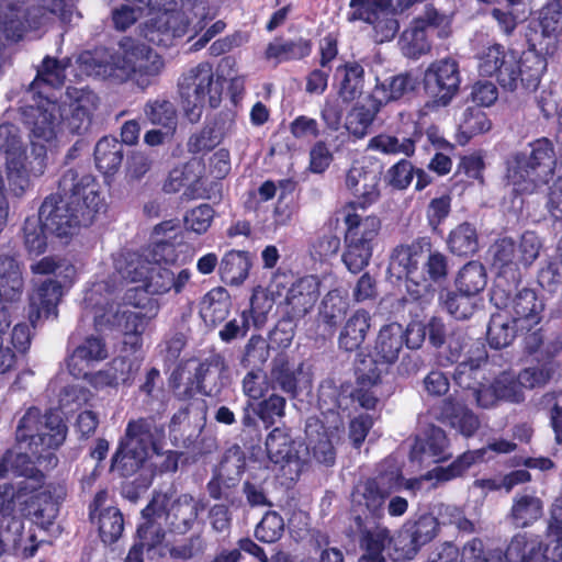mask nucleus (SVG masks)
<instances>
[{
  "mask_svg": "<svg viewBox=\"0 0 562 562\" xmlns=\"http://www.w3.org/2000/svg\"><path fill=\"white\" fill-rule=\"evenodd\" d=\"M105 207L100 184L89 172L69 168L58 180L56 194L46 196L40 206L38 217L50 235L69 237L80 226H89Z\"/></svg>",
  "mask_w": 562,
  "mask_h": 562,
  "instance_id": "f257e3e1",
  "label": "nucleus"
},
{
  "mask_svg": "<svg viewBox=\"0 0 562 562\" xmlns=\"http://www.w3.org/2000/svg\"><path fill=\"white\" fill-rule=\"evenodd\" d=\"M121 52L104 48L91 57L93 71L104 77L131 79L142 89L153 83L165 67L161 56L149 45L125 36L119 43Z\"/></svg>",
  "mask_w": 562,
  "mask_h": 562,
  "instance_id": "f03ea898",
  "label": "nucleus"
},
{
  "mask_svg": "<svg viewBox=\"0 0 562 562\" xmlns=\"http://www.w3.org/2000/svg\"><path fill=\"white\" fill-rule=\"evenodd\" d=\"M319 415L310 416L305 422V436L313 458L326 467L336 461L334 443L345 432V422L340 409H346L337 387L321 389L318 393Z\"/></svg>",
  "mask_w": 562,
  "mask_h": 562,
  "instance_id": "7ed1b4c3",
  "label": "nucleus"
},
{
  "mask_svg": "<svg viewBox=\"0 0 562 562\" xmlns=\"http://www.w3.org/2000/svg\"><path fill=\"white\" fill-rule=\"evenodd\" d=\"M557 167L555 147L548 137L537 138L526 150L512 156L507 179L518 194H533L553 179Z\"/></svg>",
  "mask_w": 562,
  "mask_h": 562,
  "instance_id": "20e7f679",
  "label": "nucleus"
},
{
  "mask_svg": "<svg viewBox=\"0 0 562 562\" xmlns=\"http://www.w3.org/2000/svg\"><path fill=\"white\" fill-rule=\"evenodd\" d=\"M401 469L392 462L380 463L373 476L360 481L351 493V509L357 527L370 521L378 522L384 517L385 502L401 488Z\"/></svg>",
  "mask_w": 562,
  "mask_h": 562,
  "instance_id": "39448f33",
  "label": "nucleus"
},
{
  "mask_svg": "<svg viewBox=\"0 0 562 562\" xmlns=\"http://www.w3.org/2000/svg\"><path fill=\"white\" fill-rule=\"evenodd\" d=\"M223 83L224 78L215 77L213 66L207 61L181 74L177 82L178 95L184 115L191 123L200 121L205 104L211 109L221 105Z\"/></svg>",
  "mask_w": 562,
  "mask_h": 562,
  "instance_id": "423d86ee",
  "label": "nucleus"
},
{
  "mask_svg": "<svg viewBox=\"0 0 562 562\" xmlns=\"http://www.w3.org/2000/svg\"><path fill=\"white\" fill-rule=\"evenodd\" d=\"M19 252L11 243L0 245V374L10 372L16 363L14 351L2 347L3 336L11 325V316L4 303H15L22 297L24 280L18 260Z\"/></svg>",
  "mask_w": 562,
  "mask_h": 562,
  "instance_id": "0eeeda50",
  "label": "nucleus"
},
{
  "mask_svg": "<svg viewBox=\"0 0 562 562\" xmlns=\"http://www.w3.org/2000/svg\"><path fill=\"white\" fill-rule=\"evenodd\" d=\"M344 223L346 231L341 260L349 272L357 274L371 261L381 220L375 215L361 216L357 212H348Z\"/></svg>",
  "mask_w": 562,
  "mask_h": 562,
  "instance_id": "6e6552de",
  "label": "nucleus"
},
{
  "mask_svg": "<svg viewBox=\"0 0 562 562\" xmlns=\"http://www.w3.org/2000/svg\"><path fill=\"white\" fill-rule=\"evenodd\" d=\"M491 265L496 270L490 302L495 307H504L509 303L510 293L522 281L521 270L517 260V243L512 237L496 239L488 249Z\"/></svg>",
  "mask_w": 562,
  "mask_h": 562,
  "instance_id": "1a4fd4ad",
  "label": "nucleus"
},
{
  "mask_svg": "<svg viewBox=\"0 0 562 562\" xmlns=\"http://www.w3.org/2000/svg\"><path fill=\"white\" fill-rule=\"evenodd\" d=\"M547 67V58L535 48L521 54L514 50L493 78L503 90L514 92L522 89L532 92L538 89Z\"/></svg>",
  "mask_w": 562,
  "mask_h": 562,
  "instance_id": "9d476101",
  "label": "nucleus"
},
{
  "mask_svg": "<svg viewBox=\"0 0 562 562\" xmlns=\"http://www.w3.org/2000/svg\"><path fill=\"white\" fill-rule=\"evenodd\" d=\"M66 438V426L58 422L52 426L50 417L43 422L37 409L30 408L20 419L15 431V439L20 446L34 456H42L47 449H57Z\"/></svg>",
  "mask_w": 562,
  "mask_h": 562,
  "instance_id": "9b49d317",
  "label": "nucleus"
},
{
  "mask_svg": "<svg viewBox=\"0 0 562 562\" xmlns=\"http://www.w3.org/2000/svg\"><path fill=\"white\" fill-rule=\"evenodd\" d=\"M450 20L443 13L435 8L434 4H427L424 13L414 18L409 26L402 33L404 48L409 57L418 58L431 49L429 32L437 31L440 38H446L450 34Z\"/></svg>",
  "mask_w": 562,
  "mask_h": 562,
  "instance_id": "f8f14e48",
  "label": "nucleus"
},
{
  "mask_svg": "<svg viewBox=\"0 0 562 562\" xmlns=\"http://www.w3.org/2000/svg\"><path fill=\"white\" fill-rule=\"evenodd\" d=\"M460 83L459 64L452 58L436 60L424 72L425 93L439 106H446L452 101L459 92Z\"/></svg>",
  "mask_w": 562,
  "mask_h": 562,
  "instance_id": "ddd939ff",
  "label": "nucleus"
},
{
  "mask_svg": "<svg viewBox=\"0 0 562 562\" xmlns=\"http://www.w3.org/2000/svg\"><path fill=\"white\" fill-rule=\"evenodd\" d=\"M440 525L432 514L420 515L415 520H407L394 539V550L398 559L412 560L419 550L431 542L439 533Z\"/></svg>",
  "mask_w": 562,
  "mask_h": 562,
  "instance_id": "4468645a",
  "label": "nucleus"
},
{
  "mask_svg": "<svg viewBox=\"0 0 562 562\" xmlns=\"http://www.w3.org/2000/svg\"><path fill=\"white\" fill-rule=\"evenodd\" d=\"M431 247V239L427 236L396 245L390 255L387 273L396 280H402L404 277L422 276L419 266Z\"/></svg>",
  "mask_w": 562,
  "mask_h": 562,
  "instance_id": "2eb2a0df",
  "label": "nucleus"
},
{
  "mask_svg": "<svg viewBox=\"0 0 562 562\" xmlns=\"http://www.w3.org/2000/svg\"><path fill=\"white\" fill-rule=\"evenodd\" d=\"M156 498L157 505L161 509L159 515L164 519L167 531L183 536L193 528L201 509L193 496L181 494L172 502H169L166 494Z\"/></svg>",
  "mask_w": 562,
  "mask_h": 562,
  "instance_id": "dca6fc26",
  "label": "nucleus"
},
{
  "mask_svg": "<svg viewBox=\"0 0 562 562\" xmlns=\"http://www.w3.org/2000/svg\"><path fill=\"white\" fill-rule=\"evenodd\" d=\"M380 173L363 166H351L345 177L346 189L355 198L346 207L356 212L357 209H368L381 196Z\"/></svg>",
  "mask_w": 562,
  "mask_h": 562,
  "instance_id": "f3484780",
  "label": "nucleus"
},
{
  "mask_svg": "<svg viewBox=\"0 0 562 562\" xmlns=\"http://www.w3.org/2000/svg\"><path fill=\"white\" fill-rule=\"evenodd\" d=\"M124 438L143 448L149 454L164 456L166 446V423L159 414L128 420Z\"/></svg>",
  "mask_w": 562,
  "mask_h": 562,
  "instance_id": "a211bd4d",
  "label": "nucleus"
},
{
  "mask_svg": "<svg viewBox=\"0 0 562 562\" xmlns=\"http://www.w3.org/2000/svg\"><path fill=\"white\" fill-rule=\"evenodd\" d=\"M319 295V280L315 276H304L291 284L280 306L285 315L302 319L314 308Z\"/></svg>",
  "mask_w": 562,
  "mask_h": 562,
  "instance_id": "6ab92c4d",
  "label": "nucleus"
},
{
  "mask_svg": "<svg viewBox=\"0 0 562 562\" xmlns=\"http://www.w3.org/2000/svg\"><path fill=\"white\" fill-rule=\"evenodd\" d=\"M509 303L504 307H496L499 311L510 308L512 322L515 323L517 328L521 330L527 328L530 330L542 321V313L544 311V303L538 297L535 290L524 288L518 290V286L510 293Z\"/></svg>",
  "mask_w": 562,
  "mask_h": 562,
  "instance_id": "aec40b11",
  "label": "nucleus"
},
{
  "mask_svg": "<svg viewBox=\"0 0 562 562\" xmlns=\"http://www.w3.org/2000/svg\"><path fill=\"white\" fill-rule=\"evenodd\" d=\"M106 342L103 337L90 335L78 345L67 357L66 363L70 375L75 379L87 375L93 362H100L108 358Z\"/></svg>",
  "mask_w": 562,
  "mask_h": 562,
  "instance_id": "412c9836",
  "label": "nucleus"
},
{
  "mask_svg": "<svg viewBox=\"0 0 562 562\" xmlns=\"http://www.w3.org/2000/svg\"><path fill=\"white\" fill-rule=\"evenodd\" d=\"M63 295V286L59 281L47 279L43 281L29 297L27 318L33 327L42 316L48 318L57 316V306Z\"/></svg>",
  "mask_w": 562,
  "mask_h": 562,
  "instance_id": "4be33fe9",
  "label": "nucleus"
},
{
  "mask_svg": "<svg viewBox=\"0 0 562 562\" xmlns=\"http://www.w3.org/2000/svg\"><path fill=\"white\" fill-rule=\"evenodd\" d=\"M485 391L479 392V406L490 408L498 401L519 403L524 400L518 376L509 371H502L493 380L487 378Z\"/></svg>",
  "mask_w": 562,
  "mask_h": 562,
  "instance_id": "5701e85b",
  "label": "nucleus"
},
{
  "mask_svg": "<svg viewBox=\"0 0 562 562\" xmlns=\"http://www.w3.org/2000/svg\"><path fill=\"white\" fill-rule=\"evenodd\" d=\"M404 327L400 323H390L383 325L379 330L375 339L373 353L374 359L371 360V367L378 364H394L403 349Z\"/></svg>",
  "mask_w": 562,
  "mask_h": 562,
  "instance_id": "b1692460",
  "label": "nucleus"
},
{
  "mask_svg": "<svg viewBox=\"0 0 562 562\" xmlns=\"http://www.w3.org/2000/svg\"><path fill=\"white\" fill-rule=\"evenodd\" d=\"M382 108L383 104L372 92L357 101L346 116L345 127L348 133L358 139L363 138L369 134Z\"/></svg>",
  "mask_w": 562,
  "mask_h": 562,
  "instance_id": "393cba45",
  "label": "nucleus"
},
{
  "mask_svg": "<svg viewBox=\"0 0 562 562\" xmlns=\"http://www.w3.org/2000/svg\"><path fill=\"white\" fill-rule=\"evenodd\" d=\"M449 446L450 441L446 431L438 426L430 425L425 430V437L416 439L411 456L419 461H423L424 456H427L432 458L434 462H443L452 456Z\"/></svg>",
  "mask_w": 562,
  "mask_h": 562,
  "instance_id": "a878e982",
  "label": "nucleus"
},
{
  "mask_svg": "<svg viewBox=\"0 0 562 562\" xmlns=\"http://www.w3.org/2000/svg\"><path fill=\"white\" fill-rule=\"evenodd\" d=\"M159 512L161 509L157 505V498H153L142 510L144 521L137 526L135 541L146 547L148 554L160 547L166 538V530L159 521L162 519Z\"/></svg>",
  "mask_w": 562,
  "mask_h": 562,
  "instance_id": "bb28decb",
  "label": "nucleus"
},
{
  "mask_svg": "<svg viewBox=\"0 0 562 562\" xmlns=\"http://www.w3.org/2000/svg\"><path fill=\"white\" fill-rule=\"evenodd\" d=\"M97 94L89 89H81L71 103L70 114L65 119L64 125L71 134L82 135L92 123L93 112L97 109Z\"/></svg>",
  "mask_w": 562,
  "mask_h": 562,
  "instance_id": "cd10ccee",
  "label": "nucleus"
},
{
  "mask_svg": "<svg viewBox=\"0 0 562 562\" xmlns=\"http://www.w3.org/2000/svg\"><path fill=\"white\" fill-rule=\"evenodd\" d=\"M440 415L443 422H447L465 438L474 436L481 426L479 416L467 405L452 397L443 400Z\"/></svg>",
  "mask_w": 562,
  "mask_h": 562,
  "instance_id": "c85d7f7f",
  "label": "nucleus"
},
{
  "mask_svg": "<svg viewBox=\"0 0 562 562\" xmlns=\"http://www.w3.org/2000/svg\"><path fill=\"white\" fill-rule=\"evenodd\" d=\"M148 458L149 454L143 448L126 441L122 436L111 459V470L122 477H131L144 468Z\"/></svg>",
  "mask_w": 562,
  "mask_h": 562,
  "instance_id": "c756f323",
  "label": "nucleus"
},
{
  "mask_svg": "<svg viewBox=\"0 0 562 562\" xmlns=\"http://www.w3.org/2000/svg\"><path fill=\"white\" fill-rule=\"evenodd\" d=\"M366 71L363 66L356 61H345L335 69L334 81L337 92L344 101L357 99L364 87Z\"/></svg>",
  "mask_w": 562,
  "mask_h": 562,
  "instance_id": "7c9ffc66",
  "label": "nucleus"
},
{
  "mask_svg": "<svg viewBox=\"0 0 562 562\" xmlns=\"http://www.w3.org/2000/svg\"><path fill=\"white\" fill-rule=\"evenodd\" d=\"M191 278L189 269H182L175 274L172 270L161 265H153V269L144 284L147 286V291L151 292V295H161L170 292L171 290L179 294L183 291L184 286Z\"/></svg>",
  "mask_w": 562,
  "mask_h": 562,
  "instance_id": "2f4dec72",
  "label": "nucleus"
},
{
  "mask_svg": "<svg viewBox=\"0 0 562 562\" xmlns=\"http://www.w3.org/2000/svg\"><path fill=\"white\" fill-rule=\"evenodd\" d=\"M93 157L95 167L103 177L112 178L122 167L124 146L114 136H103L94 146Z\"/></svg>",
  "mask_w": 562,
  "mask_h": 562,
  "instance_id": "473e14b6",
  "label": "nucleus"
},
{
  "mask_svg": "<svg viewBox=\"0 0 562 562\" xmlns=\"http://www.w3.org/2000/svg\"><path fill=\"white\" fill-rule=\"evenodd\" d=\"M371 327V315L359 308L347 318L338 336V347L347 352L358 350L364 342Z\"/></svg>",
  "mask_w": 562,
  "mask_h": 562,
  "instance_id": "72a5a7b5",
  "label": "nucleus"
},
{
  "mask_svg": "<svg viewBox=\"0 0 562 562\" xmlns=\"http://www.w3.org/2000/svg\"><path fill=\"white\" fill-rule=\"evenodd\" d=\"M313 50V42L310 38L297 37L295 40H284L277 37L274 42L267 45L265 56L267 59H273L277 64L303 60L307 58Z\"/></svg>",
  "mask_w": 562,
  "mask_h": 562,
  "instance_id": "f704fd0d",
  "label": "nucleus"
},
{
  "mask_svg": "<svg viewBox=\"0 0 562 562\" xmlns=\"http://www.w3.org/2000/svg\"><path fill=\"white\" fill-rule=\"evenodd\" d=\"M251 266L249 251L228 250L220 261L218 273L221 280L227 285H240L248 278Z\"/></svg>",
  "mask_w": 562,
  "mask_h": 562,
  "instance_id": "c9c22d12",
  "label": "nucleus"
},
{
  "mask_svg": "<svg viewBox=\"0 0 562 562\" xmlns=\"http://www.w3.org/2000/svg\"><path fill=\"white\" fill-rule=\"evenodd\" d=\"M503 561L508 562H543L542 540L539 536L527 532L515 535L505 553Z\"/></svg>",
  "mask_w": 562,
  "mask_h": 562,
  "instance_id": "e433bc0d",
  "label": "nucleus"
},
{
  "mask_svg": "<svg viewBox=\"0 0 562 562\" xmlns=\"http://www.w3.org/2000/svg\"><path fill=\"white\" fill-rule=\"evenodd\" d=\"M268 458L276 464L290 463L299 458L296 442L286 427H274L266 438Z\"/></svg>",
  "mask_w": 562,
  "mask_h": 562,
  "instance_id": "4c0bfd02",
  "label": "nucleus"
},
{
  "mask_svg": "<svg viewBox=\"0 0 562 562\" xmlns=\"http://www.w3.org/2000/svg\"><path fill=\"white\" fill-rule=\"evenodd\" d=\"M42 116V121L36 120L33 123V126H31V133L33 137L32 154L35 155V161L37 165V167L31 168V171L34 175H42L46 167V146L40 142L48 143L53 140L56 136L54 116L52 114L47 116L45 113H43Z\"/></svg>",
  "mask_w": 562,
  "mask_h": 562,
  "instance_id": "58836bf2",
  "label": "nucleus"
},
{
  "mask_svg": "<svg viewBox=\"0 0 562 562\" xmlns=\"http://www.w3.org/2000/svg\"><path fill=\"white\" fill-rule=\"evenodd\" d=\"M26 509L36 525L48 529L58 516L59 502L49 490H43L31 496Z\"/></svg>",
  "mask_w": 562,
  "mask_h": 562,
  "instance_id": "ea45409f",
  "label": "nucleus"
},
{
  "mask_svg": "<svg viewBox=\"0 0 562 562\" xmlns=\"http://www.w3.org/2000/svg\"><path fill=\"white\" fill-rule=\"evenodd\" d=\"M382 382V371L378 368H369L367 372L359 370L356 380V386L351 390L349 396L352 402L359 404L364 409H374L379 398L374 387Z\"/></svg>",
  "mask_w": 562,
  "mask_h": 562,
  "instance_id": "a19ab883",
  "label": "nucleus"
},
{
  "mask_svg": "<svg viewBox=\"0 0 562 562\" xmlns=\"http://www.w3.org/2000/svg\"><path fill=\"white\" fill-rule=\"evenodd\" d=\"M231 307L232 300L228 291L223 286H216L202 297L200 313L206 323L215 326L227 318Z\"/></svg>",
  "mask_w": 562,
  "mask_h": 562,
  "instance_id": "79ce46f5",
  "label": "nucleus"
},
{
  "mask_svg": "<svg viewBox=\"0 0 562 562\" xmlns=\"http://www.w3.org/2000/svg\"><path fill=\"white\" fill-rule=\"evenodd\" d=\"M423 137V132L414 126V131L408 137L400 139L397 136L379 134L369 140V148L387 155L404 154L412 157L416 150V144Z\"/></svg>",
  "mask_w": 562,
  "mask_h": 562,
  "instance_id": "37998d69",
  "label": "nucleus"
},
{
  "mask_svg": "<svg viewBox=\"0 0 562 562\" xmlns=\"http://www.w3.org/2000/svg\"><path fill=\"white\" fill-rule=\"evenodd\" d=\"M151 269L153 262L138 251H126L115 259V270L127 282L144 283Z\"/></svg>",
  "mask_w": 562,
  "mask_h": 562,
  "instance_id": "c03bdc74",
  "label": "nucleus"
},
{
  "mask_svg": "<svg viewBox=\"0 0 562 562\" xmlns=\"http://www.w3.org/2000/svg\"><path fill=\"white\" fill-rule=\"evenodd\" d=\"M454 383L462 390L471 392V396L479 405V392L485 391L486 369L472 362H460L452 374Z\"/></svg>",
  "mask_w": 562,
  "mask_h": 562,
  "instance_id": "a18cd8bd",
  "label": "nucleus"
},
{
  "mask_svg": "<svg viewBox=\"0 0 562 562\" xmlns=\"http://www.w3.org/2000/svg\"><path fill=\"white\" fill-rule=\"evenodd\" d=\"M448 250L459 257L473 256L479 250V235L475 226L463 222L450 231L447 237Z\"/></svg>",
  "mask_w": 562,
  "mask_h": 562,
  "instance_id": "49530a36",
  "label": "nucleus"
},
{
  "mask_svg": "<svg viewBox=\"0 0 562 562\" xmlns=\"http://www.w3.org/2000/svg\"><path fill=\"white\" fill-rule=\"evenodd\" d=\"M487 273L484 265L477 260L467 262L454 280L456 289L475 297L485 289Z\"/></svg>",
  "mask_w": 562,
  "mask_h": 562,
  "instance_id": "de8ad7c7",
  "label": "nucleus"
},
{
  "mask_svg": "<svg viewBox=\"0 0 562 562\" xmlns=\"http://www.w3.org/2000/svg\"><path fill=\"white\" fill-rule=\"evenodd\" d=\"M239 484L238 477L224 476L214 472L206 484V490L212 499L224 501L227 505L238 508L243 504Z\"/></svg>",
  "mask_w": 562,
  "mask_h": 562,
  "instance_id": "09e8293b",
  "label": "nucleus"
},
{
  "mask_svg": "<svg viewBox=\"0 0 562 562\" xmlns=\"http://www.w3.org/2000/svg\"><path fill=\"white\" fill-rule=\"evenodd\" d=\"M491 127L490 119L480 106H469L462 114L457 140L460 145H465L474 136L488 132Z\"/></svg>",
  "mask_w": 562,
  "mask_h": 562,
  "instance_id": "8fccbe9b",
  "label": "nucleus"
},
{
  "mask_svg": "<svg viewBox=\"0 0 562 562\" xmlns=\"http://www.w3.org/2000/svg\"><path fill=\"white\" fill-rule=\"evenodd\" d=\"M416 83L411 74H400L383 82L378 81L372 93L376 94L378 100L384 106L389 102L400 100L406 93L414 91Z\"/></svg>",
  "mask_w": 562,
  "mask_h": 562,
  "instance_id": "3c124183",
  "label": "nucleus"
},
{
  "mask_svg": "<svg viewBox=\"0 0 562 562\" xmlns=\"http://www.w3.org/2000/svg\"><path fill=\"white\" fill-rule=\"evenodd\" d=\"M543 512L542 502L533 495H521L514 499L510 520L516 528H526L536 522Z\"/></svg>",
  "mask_w": 562,
  "mask_h": 562,
  "instance_id": "603ef678",
  "label": "nucleus"
},
{
  "mask_svg": "<svg viewBox=\"0 0 562 562\" xmlns=\"http://www.w3.org/2000/svg\"><path fill=\"white\" fill-rule=\"evenodd\" d=\"M272 383L290 397L297 396V371L293 368L289 356L284 352L278 353L272 360L271 368Z\"/></svg>",
  "mask_w": 562,
  "mask_h": 562,
  "instance_id": "864d4df0",
  "label": "nucleus"
},
{
  "mask_svg": "<svg viewBox=\"0 0 562 562\" xmlns=\"http://www.w3.org/2000/svg\"><path fill=\"white\" fill-rule=\"evenodd\" d=\"M521 330L512 322V317L502 314H492L487 325V341L491 348L502 349L512 344L517 334Z\"/></svg>",
  "mask_w": 562,
  "mask_h": 562,
  "instance_id": "5fc2aeb1",
  "label": "nucleus"
},
{
  "mask_svg": "<svg viewBox=\"0 0 562 562\" xmlns=\"http://www.w3.org/2000/svg\"><path fill=\"white\" fill-rule=\"evenodd\" d=\"M349 308V302L344 297L339 290H330L323 299L319 308V318L331 331L345 318Z\"/></svg>",
  "mask_w": 562,
  "mask_h": 562,
  "instance_id": "6e6d98bb",
  "label": "nucleus"
},
{
  "mask_svg": "<svg viewBox=\"0 0 562 562\" xmlns=\"http://www.w3.org/2000/svg\"><path fill=\"white\" fill-rule=\"evenodd\" d=\"M439 301L451 316L460 321L470 318L476 308L475 296L459 290L441 291Z\"/></svg>",
  "mask_w": 562,
  "mask_h": 562,
  "instance_id": "4d7b16f0",
  "label": "nucleus"
},
{
  "mask_svg": "<svg viewBox=\"0 0 562 562\" xmlns=\"http://www.w3.org/2000/svg\"><path fill=\"white\" fill-rule=\"evenodd\" d=\"M98 530L104 544L115 543L124 531V517L117 507H108L98 516Z\"/></svg>",
  "mask_w": 562,
  "mask_h": 562,
  "instance_id": "13d9d810",
  "label": "nucleus"
},
{
  "mask_svg": "<svg viewBox=\"0 0 562 562\" xmlns=\"http://www.w3.org/2000/svg\"><path fill=\"white\" fill-rule=\"evenodd\" d=\"M484 449L469 450L459 456L447 467H437L432 470L438 481H450L463 475L473 464L483 461Z\"/></svg>",
  "mask_w": 562,
  "mask_h": 562,
  "instance_id": "bf43d9fd",
  "label": "nucleus"
},
{
  "mask_svg": "<svg viewBox=\"0 0 562 562\" xmlns=\"http://www.w3.org/2000/svg\"><path fill=\"white\" fill-rule=\"evenodd\" d=\"M348 21H362L373 27H380L376 23L382 11L390 7V0H350Z\"/></svg>",
  "mask_w": 562,
  "mask_h": 562,
  "instance_id": "052dcab7",
  "label": "nucleus"
},
{
  "mask_svg": "<svg viewBox=\"0 0 562 562\" xmlns=\"http://www.w3.org/2000/svg\"><path fill=\"white\" fill-rule=\"evenodd\" d=\"M144 112L151 124L160 125L162 128L168 131H176L177 111L169 100H149L145 104Z\"/></svg>",
  "mask_w": 562,
  "mask_h": 562,
  "instance_id": "680f3d73",
  "label": "nucleus"
},
{
  "mask_svg": "<svg viewBox=\"0 0 562 562\" xmlns=\"http://www.w3.org/2000/svg\"><path fill=\"white\" fill-rule=\"evenodd\" d=\"M23 234L24 245L30 255L40 256L46 251L49 232L38 216L26 217Z\"/></svg>",
  "mask_w": 562,
  "mask_h": 562,
  "instance_id": "e2e57ef3",
  "label": "nucleus"
},
{
  "mask_svg": "<svg viewBox=\"0 0 562 562\" xmlns=\"http://www.w3.org/2000/svg\"><path fill=\"white\" fill-rule=\"evenodd\" d=\"M357 530L360 533V547L366 555L384 558L383 552L386 546L394 542L395 539L391 537V532L386 527L372 531L368 528V524H364V527H357Z\"/></svg>",
  "mask_w": 562,
  "mask_h": 562,
  "instance_id": "0e129e2a",
  "label": "nucleus"
},
{
  "mask_svg": "<svg viewBox=\"0 0 562 562\" xmlns=\"http://www.w3.org/2000/svg\"><path fill=\"white\" fill-rule=\"evenodd\" d=\"M270 357V345L261 335H251L244 347L240 366L254 370H263Z\"/></svg>",
  "mask_w": 562,
  "mask_h": 562,
  "instance_id": "69168bd1",
  "label": "nucleus"
},
{
  "mask_svg": "<svg viewBox=\"0 0 562 562\" xmlns=\"http://www.w3.org/2000/svg\"><path fill=\"white\" fill-rule=\"evenodd\" d=\"M269 476L251 473L243 483V494L249 507H272L267 488Z\"/></svg>",
  "mask_w": 562,
  "mask_h": 562,
  "instance_id": "338daca9",
  "label": "nucleus"
},
{
  "mask_svg": "<svg viewBox=\"0 0 562 562\" xmlns=\"http://www.w3.org/2000/svg\"><path fill=\"white\" fill-rule=\"evenodd\" d=\"M273 305L274 300L266 290L256 289L251 294L249 308L244 310L243 313L247 315L252 326L259 329L267 324Z\"/></svg>",
  "mask_w": 562,
  "mask_h": 562,
  "instance_id": "774afa93",
  "label": "nucleus"
}]
</instances>
